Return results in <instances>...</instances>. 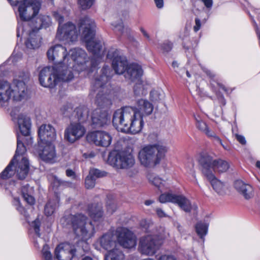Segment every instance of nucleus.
<instances>
[{
	"label": "nucleus",
	"instance_id": "obj_1",
	"mask_svg": "<svg viewBox=\"0 0 260 260\" xmlns=\"http://www.w3.org/2000/svg\"><path fill=\"white\" fill-rule=\"evenodd\" d=\"M153 105L145 99L136 101L135 106L123 107L115 111L113 124L118 131L133 134L141 131L144 126L143 118L150 115Z\"/></svg>",
	"mask_w": 260,
	"mask_h": 260
},
{
	"label": "nucleus",
	"instance_id": "obj_2",
	"mask_svg": "<svg viewBox=\"0 0 260 260\" xmlns=\"http://www.w3.org/2000/svg\"><path fill=\"white\" fill-rule=\"evenodd\" d=\"M70 124L64 130V139L70 143H74L82 137L85 133V128L82 124L88 117V111L85 108L80 107L74 112Z\"/></svg>",
	"mask_w": 260,
	"mask_h": 260
},
{
	"label": "nucleus",
	"instance_id": "obj_3",
	"mask_svg": "<svg viewBox=\"0 0 260 260\" xmlns=\"http://www.w3.org/2000/svg\"><path fill=\"white\" fill-rule=\"evenodd\" d=\"M101 75L95 78L93 88H96L97 93L95 103L99 108L108 109L112 105L111 91L106 84L110 79L111 71L108 66L104 67L101 70Z\"/></svg>",
	"mask_w": 260,
	"mask_h": 260
},
{
	"label": "nucleus",
	"instance_id": "obj_4",
	"mask_svg": "<svg viewBox=\"0 0 260 260\" xmlns=\"http://www.w3.org/2000/svg\"><path fill=\"white\" fill-rule=\"evenodd\" d=\"M61 221L63 224L71 225L76 236L83 240L90 238L94 233V225L91 221H87V217L83 214L69 215Z\"/></svg>",
	"mask_w": 260,
	"mask_h": 260
},
{
	"label": "nucleus",
	"instance_id": "obj_5",
	"mask_svg": "<svg viewBox=\"0 0 260 260\" xmlns=\"http://www.w3.org/2000/svg\"><path fill=\"white\" fill-rule=\"evenodd\" d=\"M79 25L80 28L83 29L82 35L86 42L87 49L93 54L95 59H102L103 56L102 44L92 41L95 27L94 21L88 17H84L80 20Z\"/></svg>",
	"mask_w": 260,
	"mask_h": 260
},
{
	"label": "nucleus",
	"instance_id": "obj_6",
	"mask_svg": "<svg viewBox=\"0 0 260 260\" xmlns=\"http://www.w3.org/2000/svg\"><path fill=\"white\" fill-rule=\"evenodd\" d=\"M60 67H46L42 69L39 74L40 84L45 87L52 88L60 79L68 81L73 78V74L70 70L63 71Z\"/></svg>",
	"mask_w": 260,
	"mask_h": 260
},
{
	"label": "nucleus",
	"instance_id": "obj_7",
	"mask_svg": "<svg viewBox=\"0 0 260 260\" xmlns=\"http://www.w3.org/2000/svg\"><path fill=\"white\" fill-rule=\"evenodd\" d=\"M168 150V148L161 144L148 145L140 150L138 158L143 166L153 167L160 162Z\"/></svg>",
	"mask_w": 260,
	"mask_h": 260
},
{
	"label": "nucleus",
	"instance_id": "obj_8",
	"mask_svg": "<svg viewBox=\"0 0 260 260\" xmlns=\"http://www.w3.org/2000/svg\"><path fill=\"white\" fill-rule=\"evenodd\" d=\"M201 170L206 177L211 178L214 176L213 172L219 173L226 172L230 168V165L221 159H214L207 152H202L198 159Z\"/></svg>",
	"mask_w": 260,
	"mask_h": 260
},
{
	"label": "nucleus",
	"instance_id": "obj_9",
	"mask_svg": "<svg viewBox=\"0 0 260 260\" xmlns=\"http://www.w3.org/2000/svg\"><path fill=\"white\" fill-rule=\"evenodd\" d=\"M167 237V233L163 227H160L156 234H147L142 236L139 240L138 249L144 255L152 256L159 249L161 240Z\"/></svg>",
	"mask_w": 260,
	"mask_h": 260
},
{
	"label": "nucleus",
	"instance_id": "obj_10",
	"mask_svg": "<svg viewBox=\"0 0 260 260\" xmlns=\"http://www.w3.org/2000/svg\"><path fill=\"white\" fill-rule=\"evenodd\" d=\"M54 18L58 21L59 26L56 35V39L60 41L69 43L76 41L78 32L75 25L71 22L61 25L63 17L58 13H54Z\"/></svg>",
	"mask_w": 260,
	"mask_h": 260
},
{
	"label": "nucleus",
	"instance_id": "obj_11",
	"mask_svg": "<svg viewBox=\"0 0 260 260\" xmlns=\"http://www.w3.org/2000/svg\"><path fill=\"white\" fill-rule=\"evenodd\" d=\"M107 161L109 165L117 169H129L135 164L133 155L125 151L111 152Z\"/></svg>",
	"mask_w": 260,
	"mask_h": 260
},
{
	"label": "nucleus",
	"instance_id": "obj_12",
	"mask_svg": "<svg viewBox=\"0 0 260 260\" xmlns=\"http://www.w3.org/2000/svg\"><path fill=\"white\" fill-rule=\"evenodd\" d=\"M39 0H28L25 4H21L18 11L20 19L27 22L38 14L41 8Z\"/></svg>",
	"mask_w": 260,
	"mask_h": 260
},
{
	"label": "nucleus",
	"instance_id": "obj_13",
	"mask_svg": "<svg viewBox=\"0 0 260 260\" xmlns=\"http://www.w3.org/2000/svg\"><path fill=\"white\" fill-rule=\"evenodd\" d=\"M47 56L50 60L54 61L63 71L69 70L68 64L66 62L67 57L66 49L60 45H56L50 47L47 52Z\"/></svg>",
	"mask_w": 260,
	"mask_h": 260
},
{
	"label": "nucleus",
	"instance_id": "obj_14",
	"mask_svg": "<svg viewBox=\"0 0 260 260\" xmlns=\"http://www.w3.org/2000/svg\"><path fill=\"white\" fill-rule=\"evenodd\" d=\"M22 141H24V138H21V137L18 136L17 149L15 154L8 166L1 174V177L3 179H7L12 177L14 175V172L11 167L14 163L15 160H17V159L19 160L21 159L22 157H25L24 155L26 152V149Z\"/></svg>",
	"mask_w": 260,
	"mask_h": 260
},
{
	"label": "nucleus",
	"instance_id": "obj_15",
	"mask_svg": "<svg viewBox=\"0 0 260 260\" xmlns=\"http://www.w3.org/2000/svg\"><path fill=\"white\" fill-rule=\"evenodd\" d=\"M161 203L171 202L177 204L185 212L191 211V205L190 201L183 195H177L171 193H162L159 198Z\"/></svg>",
	"mask_w": 260,
	"mask_h": 260
},
{
	"label": "nucleus",
	"instance_id": "obj_16",
	"mask_svg": "<svg viewBox=\"0 0 260 260\" xmlns=\"http://www.w3.org/2000/svg\"><path fill=\"white\" fill-rule=\"evenodd\" d=\"M117 241L125 248L134 247L137 244V238L134 234L125 228H119L116 230Z\"/></svg>",
	"mask_w": 260,
	"mask_h": 260
},
{
	"label": "nucleus",
	"instance_id": "obj_17",
	"mask_svg": "<svg viewBox=\"0 0 260 260\" xmlns=\"http://www.w3.org/2000/svg\"><path fill=\"white\" fill-rule=\"evenodd\" d=\"M39 154L44 161L52 163L56 157L55 147L51 142L40 143L39 144Z\"/></svg>",
	"mask_w": 260,
	"mask_h": 260
},
{
	"label": "nucleus",
	"instance_id": "obj_18",
	"mask_svg": "<svg viewBox=\"0 0 260 260\" xmlns=\"http://www.w3.org/2000/svg\"><path fill=\"white\" fill-rule=\"evenodd\" d=\"M108 58H112V67L115 73L122 74L128 67L125 57L120 55L117 50L109 51L107 54Z\"/></svg>",
	"mask_w": 260,
	"mask_h": 260
},
{
	"label": "nucleus",
	"instance_id": "obj_19",
	"mask_svg": "<svg viewBox=\"0 0 260 260\" xmlns=\"http://www.w3.org/2000/svg\"><path fill=\"white\" fill-rule=\"evenodd\" d=\"M71 58L75 64L73 66L74 71L80 72L85 70L87 68L86 54L84 50L75 48L70 50Z\"/></svg>",
	"mask_w": 260,
	"mask_h": 260
},
{
	"label": "nucleus",
	"instance_id": "obj_20",
	"mask_svg": "<svg viewBox=\"0 0 260 260\" xmlns=\"http://www.w3.org/2000/svg\"><path fill=\"white\" fill-rule=\"evenodd\" d=\"M74 246L69 243L58 245L54 250V260H72L75 254Z\"/></svg>",
	"mask_w": 260,
	"mask_h": 260
},
{
	"label": "nucleus",
	"instance_id": "obj_21",
	"mask_svg": "<svg viewBox=\"0 0 260 260\" xmlns=\"http://www.w3.org/2000/svg\"><path fill=\"white\" fill-rule=\"evenodd\" d=\"M87 139L96 145L107 147L111 144L112 137L107 132L95 131L89 133L87 136Z\"/></svg>",
	"mask_w": 260,
	"mask_h": 260
},
{
	"label": "nucleus",
	"instance_id": "obj_22",
	"mask_svg": "<svg viewBox=\"0 0 260 260\" xmlns=\"http://www.w3.org/2000/svg\"><path fill=\"white\" fill-rule=\"evenodd\" d=\"M51 23V18L48 16L40 15L39 16H35L30 20L25 22L24 25H28L30 26V31L37 32L38 31L42 28L48 27Z\"/></svg>",
	"mask_w": 260,
	"mask_h": 260
},
{
	"label": "nucleus",
	"instance_id": "obj_23",
	"mask_svg": "<svg viewBox=\"0 0 260 260\" xmlns=\"http://www.w3.org/2000/svg\"><path fill=\"white\" fill-rule=\"evenodd\" d=\"M11 168L19 179L25 178L29 171L28 159L26 157H22L21 159L15 160Z\"/></svg>",
	"mask_w": 260,
	"mask_h": 260
},
{
	"label": "nucleus",
	"instance_id": "obj_24",
	"mask_svg": "<svg viewBox=\"0 0 260 260\" xmlns=\"http://www.w3.org/2000/svg\"><path fill=\"white\" fill-rule=\"evenodd\" d=\"M11 116L13 119L17 118V124L22 135L23 136H29L31 127L30 118L23 114H20L16 118L15 110L11 111Z\"/></svg>",
	"mask_w": 260,
	"mask_h": 260
},
{
	"label": "nucleus",
	"instance_id": "obj_25",
	"mask_svg": "<svg viewBox=\"0 0 260 260\" xmlns=\"http://www.w3.org/2000/svg\"><path fill=\"white\" fill-rule=\"evenodd\" d=\"M12 97L14 101L18 102L26 99L27 94V88L24 82L17 81L11 86Z\"/></svg>",
	"mask_w": 260,
	"mask_h": 260
},
{
	"label": "nucleus",
	"instance_id": "obj_26",
	"mask_svg": "<svg viewBox=\"0 0 260 260\" xmlns=\"http://www.w3.org/2000/svg\"><path fill=\"white\" fill-rule=\"evenodd\" d=\"M38 136L41 142H51L56 139L55 128L50 124H42L38 129Z\"/></svg>",
	"mask_w": 260,
	"mask_h": 260
},
{
	"label": "nucleus",
	"instance_id": "obj_27",
	"mask_svg": "<svg viewBox=\"0 0 260 260\" xmlns=\"http://www.w3.org/2000/svg\"><path fill=\"white\" fill-rule=\"evenodd\" d=\"M12 97L11 86L10 83L4 80L0 81V106L6 107Z\"/></svg>",
	"mask_w": 260,
	"mask_h": 260
},
{
	"label": "nucleus",
	"instance_id": "obj_28",
	"mask_svg": "<svg viewBox=\"0 0 260 260\" xmlns=\"http://www.w3.org/2000/svg\"><path fill=\"white\" fill-rule=\"evenodd\" d=\"M22 29V31H29V36L25 42L26 47L30 49H35L38 48L41 44V37L37 32L24 29L20 25L18 27V30Z\"/></svg>",
	"mask_w": 260,
	"mask_h": 260
},
{
	"label": "nucleus",
	"instance_id": "obj_29",
	"mask_svg": "<svg viewBox=\"0 0 260 260\" xmlns=\"http://www.w3.org/2000/svg\"><path fill=\"white\" fill-rule=\"evenodd\" d=\"M92 124L96 127L102 126L106 124L108 120V115L106 110L101 108L95 109L91 117Z\"/></svg>",
	"mask_w": 260,
	"mask_h": 260
},
{
	"label": "nucleus",
	"instance_id": "obj_30",
	"mask_svg": "<svg viewBox=\"0 0 260 260\" xmlns=\"http://www.w3.org/2000/svg\"><path fill=\"white\" fill-rule=\"evenodd\" d=\"M234 185L236 189L245 199L248 200L253 197V189L250 185L245 183L243 181L240 180L236 181Z\"/></svg>",
	"mask_w": 260,
	"mask_h": 260
},
{
	"label": "nucleus",
	"instance_id": "obj_31",
	"mask_svg": "<svg viewBox=\"0 0 260 260\" xmlns=\"http://www.w3.org/2000/svg\"><path fill=\"white\" fill-rule=\"evenodd\" d=\"M142 74V69L139 65L137 64H131L126 69V73L125 75V77L132 81H135L139 80Z\"/></svg>",
	"mask_w": 260,
	"mask_h": 260
},
{
	"label": "nucleus",
	"instance_id": "obj_32",
	"mask_svg": "<svg viewBox=\"0 0 260 260\" xmlns=\"http://www.w3.org/2000/svg\"><path fill=\"white\" fill-rule=\"evenodd\" d=\"M101 247L107 250H112L115 249L116 242L114 235L108 233L103 235L98 240Z\"/></svg>",
	"mask_w": 260,
	"mask_h": 260
},
{
	"label": "nucleus",
	"instance_id": "obj_33",
	"mask_svg": "<svg viewBox=\"0 0 260 260\" xmlns=\"http://www.w3.org/2000/svg\"><path fill=\"white\" fill-rule=\"evenodd\" d=\"M87 210L89 215L94 221L101 220L103 216V211L101 204H91L88 206Z\"/></svg>",
	"mask_w": 260,
	"mask_h": 260
},
{
	"label": "nucleus",
	"instance_id": "obj_34",
	"mask_svg": "<svg viewBox=\"0 0 260 260\" xmlns=\"http://www.w3.org/2000/svg\"><path fill=\"white\" fill-rule=\"evenodd\" d=\"M147 178L149 182L155 186L161 192L168 187V184L165 180H162L158 176L153 173H149Z\"/></svg>",
	"mask_w": 260,
	"mask_h": 260
},
{
	"label": "nucleus",
	"instance_id": "obj_35",
	"mask_svg": "<svg viewBox=\"0 0 260 260\" xmlns=\"http://www.w3.org/2000/svg\"><path fill=\"white\" fill-rule=\"evenodd\" d=\"M34 190L32 187L29 185H25L22 186L21 189V193L22 197L25 201H26L29 205H33L35 203V200L32 196Z\"/></svg>",
	"mask_w": 260,
	"mask_h": 260
},
{
	"label": "nucleus",
	"instance_id": "obj_36",
	"mask_svg": "<svg viewBox=\"0 0 260 260\" xmlns=\"http://www.w3.org/2000/svg\"><path fill=\"white\" fill-rule=\"evenodd\" d=\"M206 178L210 182L213 188L217 193L222 195L225 193V188L223 184L218 180L215 176H213V177L211 178L209 177H206Z\"/></svg>",
	"mask_w": 260,
	"mask_h": 260
},
{
	"label": "nucleus",
	"instance_id": "obj_37",
	"mask_svg": "<svg viewBox=\"0 0 260 260\" xmlns=\"http://www.w3.org/2000/svg\"><path fill=\"white\" fill-rule=\"evenodd\" d=\"M123 254L117 249L110 250L105 256V260H122Z\"/></svg>",
	"mask_w": 260,
	"mask_h": 260
},
{
	"label": "nucleus",
	"instance_id": "obj_38",
	"mask_svg": "<svg viewBox=\"0 0 260 260\" xmlns=\"http://www.w3.org/2000/svg\"><path fill=\"white\" fill-rule=\"evenodd\" d=\"M194 117L196 121L197 127L208 136L211 131L209 129L206 124L201 120L199 116H194Z\"/></svg>",
	"mask_w": 260,
	"mask_h": 260
},
{
	"label": "nucleus",
	"instance_id": "obj_39",
	"mask_svg": "<svg viewBox=\"0 0 260 260\" xmlns=\"http://www.w3.org/2000/svg\"><path fill=\"white\" fill-rule=\"evenodd\" d=\"M208 226L207 224L202 222H199L197 224L196 232L201 238H203L207 234Z\"/></svg>",
	"mask_w": 260,
	"mask_h": 260
},
{
	"label": "nucleus",
	"instance_id": "obj_40",
	"mask_svg": "<svg viewBox=\"0 0 260 260\" xmlns=\"http://www.w3.org/2000/svg\"><path fill=\"white\" fill-rule=\"evenodd\" d=\"M76 109L73 111V107L72 105H63L60 109L61 113L66 117H70V114L72 113L71 116V119H72V116L73 115L74 112Z\"/></svg>",
	"mask_w": 260,
	"mask_h": 260
},
{
	"label": "nucleus",
	"instance_id": "obj_41",
	"mask_svg": "<svg viewBox=\"0 0 260 260\" xmlns=\"http://www.w3.org/2000/svg\"><path fill=\"white\" fill-rule=\"evenodd\" d=\"M43 258L45 260H52V255L49 251L48 245L45 244L42 251Z\"/></svg>",
	"mask_w": 260,
	"mask_h": 260
},
{
	"label": "nucleus",
	"instance_id": "obj_42",
	"mask_svg": "<svg viewBox=\"0 0 260 260\" xmlns=\"http://www.w3.org/2000/svg\"><path fill=\"white\" fill-rule=\"evenodd\" d=\"M55 209V206L51 202L49 201L45 207V213L47 216L51 215Z\"/></svg>",
	"mask_w": 260,
	"mask_h": 260
},
{
	"label": "nucleus",
	"instance_id": "obj_43",
	"mask_svg": "<svg viewBox=\"0 0 260 260\" xmlns=\"http://www.w3.org/2000/svg\"><path fill=\"white\" fill-rule=\"evenodd\" d=\"M95 183V179L94 178H93V177H91V176L88 175L85 179V187L87 188H92L94 186Z\"/></svg>",
	"mask_w": 260,
	"mask_h": 260
},
{
	"label": "nucleus",
	"instance_id": "obj_44",
	"mask_svg": "<svg viewBox=\"0 0 260 260\" xmlns=\"http://www.w3.org/2000/svg\"><path fill=\"white\" fill-rule=\"evenodd\" d=\"M78 3L82 9H87L93 5V0H78Z\"/></svg>",
	"mask_w": 260,
	"mask_h": 260
},
{
	"label": "nucleus",
	"instance_id": "obj_45",
	"mask_svg": "<svg viewBox=\"0 0 260 260\" xmlns=\"http://www.w3.org/2000/svg\"><path fill=\"white\" fill-rule=\"evenodd\" d=\"M40 222L38 220H35L31 224V227L34 229L35 234L38 237H40Z\"/></svg>",
	"mask_w": 260,
	"mask_h": 260
},
{
	"label": "nucleus",
	"instance_id": "obj_46",
	"mask_svg": "<svg viewBox=\"0 0 260 260\" xmlns=\"http://www.w3.org/2000/svg\"><path fill=\"white\" fill-rule=\"evenodd\" d=\"M89 175L96 180L98 178L104 176V173L98 169H91L89 171Z\"/></svg>",
	"mask_w": 260,
	"mask_h": 260
},
{
	"label": "nucleus",
	"instance_id": "obj_47",
	"mask_svg": "<svg viewBox=\"0 0 260 260\" xmlns=\"http://www.w3.org/2000/svg\"><path fill=\"white\" fill-rule=\"evenodd\" d=\"M173 45L170 42H165L161 46V49L164 53H168L172 49Z\"/></svg>",
	"mask_w": 260,
	"mask_h": 260
},
{
	"label": "nucleus",
	"instance_id": "obj_48",
	"mask_svg": "<svg viewBox=\"0 0 260 260\" xmlns=\"http://www.w3.org/2000/svg\"><path fill=\"white\" fill-rule=\"evenodd\" d=\"M151 97L153 101H158L161 100L163 96V93H161L158 91L154 90L150 93Z\"/></svg>",
	"mask_w": 260,
	"mask_h": 260
},
{
	"label": "nucleus",
	"instance_id": "obj_49",
	"mask_svg": "<svg viewBox=\"0 0 260 260\" xmlns=\"http://www.w3.org/2000/svg\"><path fill=\"white\" fill-rule=\"evenodd\" d=\"M107 208L108 212L112 214L116 210L117 206L115 203L110 202L108 203Z\"/></svg>",
	"mask_w": 260,
	"mask_h": 260
},
{
	"label": "nucleus",
	"instance_id": "obj_50",
	"mask_svg": "<svg viewBox=\"0 0 260 260\" xmlns=\"http://www.w3.org/2000/svg\"><path fill=\"white\" fill-rule=\"evenodd\" d=\"M207 136L209 138H212L215 142L220 143L221 145L223 146L221 140L219 138V137L216 136V135L215 134L214 132L211 131V132L208 134Z\"/></svg>",
	"mask_w": 260,
	"mask_h": 260
},
{
	"label": "nucleus",
	"instance_id": "obj_51",
	"mask_svg": "<svg viewBox=\"0 0 260 260\" xmlns=\"http://www.w3.org/2000/svg\"><path fill=\"white\" fill-rule=\"evenodd\" d=\"M112 25H114L115 29L119 31L120 33H123L124 27L121 20H120V21L118 23L113 22L112 23Z\"/></svg>",
	"mask_w": 260,
	"mask_h": 260
},
{
	"label": "nucleus",
	"instance_id": "obj_52",
	"mask_svg": "<svg viewBox=\"0 0 260 260\" xmlns=\"http://www.w3.org/2000/svg\"><path fill=\"white\" fill-rule=\"evenodd\" d=\"M152 222L150 220H147L146 219H143L140 221V225L145 229H147L149 228Z\"/></svg>",
	"mask_w": 260,
	"mask_h": 260
},
{
	"label": "nucleus",
	"instance_id": "obj_53",
	"mask_svg": "<svg viewBox=\"0 0 260 260\" xmlns=\"http://www.w3.org/2000/svg\"><path fill=\"white\" fill-rule=\"evenodd\" d=\"M139 173V170L136 168H134L132 169H130L127 173V175L128 177L131 178H133L136 177Z\"/></svg>",
	"mask_w": 260,
	"mask_h": 260
},
{
	"label": "nucleus",
	"instance_id": "obj_54",
	"mask_svg": "<svg viewBox=\"0 0 260 260\" xmlns=\"http://www.w3.org/2000/svg\"><path fill=\"white\" fill-rule=\"evenodd\" d=\"M201 27V20L198 18H195V25L193 26V30L197 32Z\"/></svg>",
	"mask_w": 260,
	"mask_h": 260
},
{
	"label": "nucleus",
	"instance_id": "obj_55",
	"mask_svg": "<svg viewBox=\"0 0 260 260\" xmlns=\"http://www.w3.org/2000/svg\"><path fill=\"white\" fill-rule=\"evenodd\" d=\"M12 5L16 6L19 3L25 4L28 0H8Z\"/></svg>",
	"mask_w": 260,
	"mask_h": 260
},
{
	"label": "nucleus",
	"instance_id": "obj_56",
	"mask_svg": "<svg viewBox=\"0 0 260 260\" xmlns=\"http://www.w3.org/2000/svg\"><path fill=\"white\" fill-rule=\"evenodd\" d=\"M155 211H156L157 215H158V217H161V218L164 217H167V214L160 208H156Z\"/></svg>",
	"mask_w": 260,
	"mask_h": 260
},
{
	"label": "nucleus",
	"instance_id": "obj_57",
	"mask_svg": "<svg viewBox=\"0 0 260 260\" xmlns=\"http://www.w3.org/2000/svg\"><path fill=\"white\" fill-rule=\"evenodd\" d=\"M158 260H177L176 258L173 256L164 255L159 257Z\"/></svg>",
	"mask_w": 260,
	"mask_h": 260
},
{
	"label": "nucleus",
	"instance_id": "obj_58",
	"mask_svg": "<svg viewBox=\"0 0 260 260\" xmlns=\"http://www.w3.org/2000/svg\"><path fill=\"white\" fill-rule=\"evenodd\" d=\"M236 137L237 140L241 144L244 145L246 144V140L245 139V138L243 136L239 135H237L236 136Z\"/></svg>",
	"mask_w": 260,
	"mask_h": 260
},
{
	"label": "nucleus",
	"instance_id": "obj_59",
	"mask_svg": "<svg viewBox=\"0 0 260 260\" xmlns=\"http://www.w3.org/2000/svg\"><path fill=\"white\" fill-rule=\"evenodd\" d=\"M142 86L140 84H139L138 85H136L134 86V92L136 94H140V90L141 89Z\"/></svg>",
	"mask_w": 260,
	"mask_h": 260
},
{
	"label": "nucleus",
	"instance_id": "obj_60",
	"mask_svg": "<svg viewBox=\"0 0 260 260\" xmlns=\"http://www.w3.org/2000/svg\"><path fill=\"white\" fill-rule=\"evenodd\" d=\"M205 6L208 8H211L213 5L212 0H202Z\"/></svg>",
	"mask_w": 260,
	"mask_h": 260
},
{
	"label": "nucleus",
	"instance_id": "obj_61",
	"mask_svg": "<svg viewBox=\"0 0 260 260\" xmlns=\"http://www.w3.org/2000/svg\"><path fill=\"white\" fill-rule=\"evenodd\" d=\"M154 2L158 8H161L163 7V0H154Z\"/></svg>",
	"mask_w": 260,
	"mask_h": 260
},
{
	"label": "nucleus",
	"instance_id": "obj_62",
	"mask_svg": "<svg viewBox=\"0 0 260 260\" xmlns=\"http://www.w3.org/2000/svg\"><path fill=\"white\" fill-rule=\"evenodd\" d=\"M180 72H181V73H179V74L180 75V76H182L183 75V74L184 73H185L186 74V76L188 78H190L191 77V75H190V73H189V72L188 71H186L184 69H181L180 70Z\"/></svg>",
	"mask_w": 260,
	"mask_h": 260
},
{
	"label": "nucleus",
	"instance_id": "obj_63",
	"mask_svg": "<svg viewBox=\"0 0 260 260\" xmlns=\"http://www.w3.org/2000/svg\"><path fill=\"white\" fill-rule=\"evenodd\" d=\"M66 175L68 177H74L75 173L72 170L68 169L66 170Z\"/></svg>",
	"mask_w": 260,
	"mask_h": 260
},
{
	"label": "nucleus",
	"instance_id": "obj_64",
	"mask_svg": "<svg viewBox=\"0 0 260 260\" xmlns=\"http://www.w3.org/2000/svg\"><path fill=\"white\" fill-rule=\"evenodd\" d=\"M205 73H206V74L210 77V78H213L214 77L215 75L214 74H213L209 70H206L205 71Z\"/></svg>",
	"mask_w": 260,
	"mask_h": 260
}]
</instances>
